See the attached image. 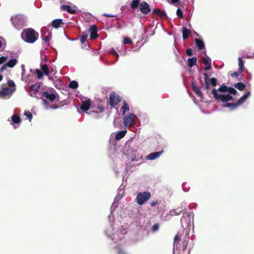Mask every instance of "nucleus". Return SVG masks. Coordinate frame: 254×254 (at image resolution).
I'll return each instance as SVG.
<instances>
[{
  "label": "nucleus",
  "instance_id": "1",
  "mask_svg": "<svg viewBox=\"0 0 254 254\" xmlns=\"http://www.w3.org/2000/svg\"><path fill=\"white\" fill-rule=\"evenodd\" d=\"M21 38L28 43H34L39 37V34L31 28L24 29L21 34Z\"/></svg>",
  "mask_w": 254,
  "mask_h": 254
},
{
  "label": "nucleus",
  "instance_id": "2",
  "mask_svg": "<svg viewBox=\"0 0 254 254\" xmlns=\"http://www.w3.org/2000/svg\"><path fill=\"white\" fill-rule=\"evenodd\" d=\"M91 101L89 98L86 99L85 101H83L80 107V110L82 112L88 113L89 114H91L92 113H102L104 111V109L102 105L99 104L97 107L96 110L91 111L90 112L88 113L87 111L91 107Z\"/></svg>",
  "mask_w": 254,
  "mask_h": 254
},
{
  "label": "nucleus",
  "instance_id": "3",
  "mask_svg": "<svg viewBox=\"0 0 254 254\" xmlns=\"http://www.w3.org/2000/svg\"><path fill=\"white\" fill-rule=\"evenodd\" d=\"M211 93L216 100L221 101L223 103L233 100V98L231 95L229 94L224 95L218 94L216 89H213L211 91Z\"/></svg>",
  "mask_w": 254,
  "mask_h": 254
},
{
  "label": "nucleus",
  "instance_id": "4",
  "mask_svg": "<svg viewBox=\"0 0 254 254\" xmlns=\"http://www.w3.org/2000/svg\"><path fill=\"white\" fill-rule=\"evenodd\" d=\"M250 95V92L249 91L246 94L244 95L242 97H241L236 103H227L225 105L223 106L224 107H228L230 108L231 110H234L237 107L243 104L245 100L248 98V97Z\"/></svg>",
  "mask_w": 254,
  "mask_h": 254
},
{
  "label": "nucleus",
  "instance_id": "5",
  "mask_svg": "<svg viewBox=\"0 0 254 254\" xmlns=\"http://www.w3.org/2000/svg\"><path fill=\"white\" fill-rule=\"evenodd\" d=\"M150 197L151 193L149 191L139 192L136 198V202L139 205H142L145 202L149 200Z\"/></svg>",
  "mask_w": 254,
  "mask_h": 254
},
{
  "label": "nucleus",
  "instance_id": "6",
  "mask_svg": "<svg viewBox=\"0 0 254 254\" xmlns=\"http://www.w3.org/2000/svg\"><path fill=\"white\" fill-rule=\"evenodd\" d=\"M122 97L117 95L115 92H112L110 93L109 99L107 102V104L113 108L120 102L122 101Z\"/></svg>",
  "mask_w": 254,
  "mask_h": 254
},
{
  "label": "nucleus",
  "instance_id": "7",
  "mask_svg": "<svg viewBox=\"0 0 254 254\" xmlns=\"http://www.w3.org/2000/svg\"><path fill=\"white\" fill-rule=\"evenodd\" d=\"M136 116L132 113H130L127 116L124 118V125L126 127H130L133 126L134 124V119Z\"/></svg>",
  "mask_w": 254,
  "mask_h": 254
},
{
  "label": "nucleus",
  "instance_id": "8",
  "mask_svg": "<svg viewBox=\"0 0 254 254\" xmlns=\"http://www.w3.org/2000/svg\"><path fill=\"white\" fill-rule=\"evenodd\" d=\"M139 10L140 12L144 14H147L151 10L149 4L145 1L140 2L139 4Z\"/></svg>",
  "mask_w": 254,
  "mask_h": 254
},
{
  "label": "nucleus",
  "instance_id": "9",
  "mask_svg": "<svg viewBox=\"0 0 254 254\" xmlns=\"http://www.w3.org/2000/svg\"><path fill=\"white\" fill-rule=\"evenodd\" d=\"M15 90V89H10L8 87H3L0 91V97L4 98L6 96L10 95Z\"/></svg>",
  "mask_w": 254,
  "mask_h": 254
},
{
  "label": "nucleus",
  "instance_id": "10",
  "mask_svg": "<svg viewBox=\"0 0 254 254\" xmlns=\"http://www.w3.org/2000/svg\"><path fill=\"white\" fill-rule=\"evenodd\" d=\"M191 87L193 91L197 96L203 98L202 92H201L200 88L197 85L195 81H192L191 82Z\"/></svg>",
  "mask_w": 254,
  "mask_h": 254
},
{
  "label": "nucleus",
  "instance_id": "11",
  "mask_svg": "<svg viewBox=\"0 0 254 254\" xmlns=\"http://www.w3.org/2000/svg\"><path fill=\"white\" fill-rule=\"evenodd\" d=\"M202 62L204 64L205 66L203 69L205 70H210L211 68V60L208 57H203L202 59Z\"/></svg>",
  "mask_w": 254,
  "mask_h": 254
},
{
  "label": "nucleus",
  "instance_id": "12",
  "mask_svg": "<svg viewBox=\"0 0 254 254\" xmlns=\"http://www.w3.org/2000/svg\"><path fill=\"white\" fill-rule=\"evenodd\" d=\"M89 31L90 32V37L91 39H95L98 37V35L97 34V27L96 25H91L90 27Z\"/></svg>",
  "mask_w": 254,
  "mask_h": 254
},
{
  "label": "nucleus",
  "instance_id": "13",
  "mask_svg": "<svg viewBox=\"0 0 254 254\" xmlns=\"http://www.w3.org/2000/svg\"><path fill=\"white\" fill-rule=\"evenodd\" d=\"M42 96L48 99L50 102H54L56 98V96L55 94L49 93L47 91H44L42 93Z\"/></svg>",
  "mask_w": 254,
  "mask_h": 254
},
{
  "label": "nucleus",
  "instance_id": "14",
  "mask_svg": "<svg viewBox=\"0 0 254 254\" xmlns=\"http://www.w3.org/2000/svg\"><path fill=\"white\" fill-rule=\"evenodd\" d=\"M163 152V150H162L161 151L158 152L151 153L147 156V158L151 160H154L158 158Z\"/></svg>",
  "mask_w": 254,
  "mask_h": 254
},
{
  "label": "nucleus",
  "instance_id": "15",
  "mask_svg": "<svg viewBox=\"0 0 254 254\" xmlns=\"http://www.w3.org/2000/svg\"><path fill=\"white\" fill-rule=\"evenodd\" d=\"M203 75L204 77V83L203 84L204 86V89L208 91L210 89V86H209V79L208 78V75L207 73L204 72L203 73Z\"/></svg>",
  "mask_w": 254,
  "mask_h": 254
},
{
  "label": "nucleus",
  "instance_id": "16",
  "mask_svg": "<svg viewBox=\"0 0 254 254\" xmlns=\"http://www.w3.org/2000/svg\"><path fill=\"white\" fill-rule=\"evenodd\" d=\"M61 8L62 10L67 11L70 14H74L75 13V10L73 9L69 5L63 4L61 5Z\"/></svg>",
  "mask_w": 254,
  "mask_h": 254
},
{
  "label": "nucleus",
  "instance_id": "17",
  "mask_svg": "<svg viewBox=\"0 0 254 254\" xmlns=\"http://www.w3.org/2000/svg\"><path fill=\"white\" fill-rule=\"evenodd\" d=\"M153 12L160 18H165L167 16L165 12L163 10H161L159 9L154 8L153 10Z\"/></svg>",
  "mask_w": 254,
  "mask_h": 254
},
{
  "label": "nucleus",
  "instance_id": "18",
  "mask_svg": "<svg viewBox=\"0 0 254 254\" xmlns=\"http://www.w3.org/2000/svg\"><path fill=\"white\" fill-rule=\"evenodd\" d=\"M191 34V31L185 27H183L182 29L183 39L184 40L188 39L190 35Z\"/></svg>",
  "mask_w": 254,
  "mask_h": 254
},
{
  "label": "nucleus",
  "instance_id": "19",
  "mask_svg": "<svg viewBox=\"0 0 254 254\" xmlns=\"http://www.w3.org/2000/svg\"><path fill=\"white\" fill-rule=\"evenodd\" d=\"M123 105L121 108V111L123 115H125L126 113L129 110V107L127 102L125 101H123Z\"/></svg>",
  "mask_w": 254,
  "mask_h": 254
},
{
  "label": "nucleus",
  "instance_id": "20",
  "mask_svg": "<svg viewBox=\"0 0 254 254\" xmlns=\"http://www.w3.org/2000/svg\"><path fill=\"white\" fill-rule=\"evenodd\" d=\"M196 63L197 58L196 57H193L188 59V65L190 67L196 65Z\"/></svg>",
  "mask_w": 254,
  "mask_h": 254
},
{
  "label": "nucleus",
  "instance_id": "21",
  "mask_svg": "<svg viewBox=\"0 0 254 254\" xmlns=\"http://www.w3.org/2000/svg\"><path fill=\"white\" fill-rule=\"evenodd\" d=\"M64 24V23L62 22V20L60 19H56L54 20L52 23L51 24L55 28H58L60 27V25L61 24Z\"/></svg>",
  "mask_w": 254,
  "mask_h": 254
},
{
  "label": "nucleus",
  "instance_id": "22",
  "mask_svg": "<svg viewBox=\"0 0 254 254\" xmlns=\"http://www.w3.org/2000/svg\"><path fill=\"white\" fill-rule=\"evenodd\" d=\"M195 43L199 50H202L204 48V43L202 40L195 39Z\"/></svg>",
  "mask_w": 254,
  "mask_h": 254
},
{
  "label": "nucleus",
  "instance_id": "23",
  "mask_svg": "<svg viewBox=\"0 0 254 254\" xmlns=\"http://www.w3.org/2000/svg\"><path fill=\"white\" fill-rule=\"evenodd\" d=\"M126 133V130H122L118 132L115 135V139L117 140H120L125 136Z\"/></svg>",
  "mask_w": 254,
  "mask_h": 254
},
{
  "label": "nucleus",
  "instance_id": "24",
  "mask_svg": "<svg viewBox=\"0 0 254 254\" xmlns=\"http://www.w3.org/2000/svg\"><path fill=\"white\" fill-rule=\"evenodd\" d=\"M181 238V235L180 234V233H178L174 237V248L176 247V248H178L179 243L180 242Z\"/></svg>",
  "mask_w": 254,
  "mask_h": 254
},
{
  "label": "nucleus",
  "instance_id": "25",
  "mask_svg": "<svg viewBox=\"0 0 254 254\" xmlns=\"http://www.w3.org/2000/svg\"><path fill=\"white\" fill-rule=\"evenodd\" d=\"M140 3L139 0H132L131 2L130 7L132 9L135 10L138 6L139 7Z\"/></svg>",
  "mask_w": 254,
  "mask_h": 254
},
{
  "label": "nucleus",
  "instance_id": "26",
  "mask_svg": "<svg viewBox=\"0 0 254 254\" xmlns=\"http://www.w3.org/2000/svg\"><path fill=\"white\" fill-rule=\"evenodd\" d=\"M17 61L16 59H10L8 61V62H7V63L5 64H6L7 67L12 68L15 65V64H17Z\"/></svg>",
  "mask_w": 254,
  "mask_h": 254
},
{
  "label": "nucleus",
  "instance_id": "27",
  "mask_svg": "<svg viewBox=\"0 0 254 254\" xmlns=\"http://www.w3.org/2000/svg\"><path fill=\"white\" fill-rule=\"evenodd\" d=\"M11 121L13 124H18L21 120L18 115L14 114L11 117Z\"/></svg>",
  "mask_w": 254,
  "mask_h": 254
},
{
  "label": "nucleus",
  "instance_id": "28",
  "mask_svg": "<svg viewBox=\"0 0 254 254\" xmlns=\"http://www.w3.org/2000/svg\"><path fill=\"white\" fill-rule=\"evenodd\" d=\"M234 87L240 91H243L246 87V85L242 82H238L235 84Z\"/></svg>",
  "mask_w": 254,
  "mask_h": 254
},
{
  "label": "nucleus",
  "instance_id": "29",
  "mask_svg": "<svg viewBox=\"0 0 254 254\" xmlns=\"http://www.w3.org/2000/svg\"><path fill=\"white\" fill-rule=\"evenodd\" d=\"M41 69L42 70V72H43L44 74L45 75H48L49 74V68L47 64H44L41 66Z\"/></svg>",
  "mask_w": 254,
  "mask_h": 254
},
{
  "label": "nucleus",
  "instance_id": "30",
  "mask_svg": "<svg viewBox=\"0 0 254 254\" xmlns=\"http://www.w3.org/2000/svg\"><path fill=\"white\" fill-rule=\"evenodd\" d=\"M78 86V83L75 80H73L69 82L68 87L71 89H76Z\"/></svg>",
  "mask_w": 254,
  "mask_h": 254
},
{
  "label": "nucleus",
  "instance_id": "31",
  "mask_svg": "<svg viewBox=\"0 0 254 254\" xmlns=\"http://www.w3.org/2000/svg\"><path fill=\"white\" fill-rule=\"evenodd\" d=\"M238 61H239V72L242 73L243 71V68L244 67L243 62L240 57L239 58Z\"/></svg>",
  "mask_w": 254,
  "mask_h": 254
},
{
  "label": "nucleus",
  "instance_id": "32",
  "mask_svg": "<svg viewBox=\"0 0 254 254\" xmlns=\"http://www.w3.org/2000/svg\"><path fill=\"white\" fill-rule=\"evenodd\" d=\"M39 88H40V85H37V84H34V85H32L30 87V90L31 91H34V93H36L38 92Z\"/></svg>",
  "mask_w": 254,
  "mask_h": 254
},
{
  "label": "nucleus",
  "instance_id": "33",
  "mask_svg": "<svg viewBox=\"0 0 254 254\" xmlns=\"http://www.w3.org/2000/svg\"><path fill=\"white\" fill-rule=\"evenodd\" d=\"M228 89V87L226 86L225 85H223L220 86L217 90L220 92H227Z\"/></svg>",
  "mask_w": 254,
  "mask_h": 254
},
{
  "label": "nucleus",
  "instance_id": "34",
  "mask_svg": "<svg viewBox=\"0 0 254 254\" xmlns=\"http://www.w3.org/2000/svg\"><path fill=\"white\" fill-rule=\"evenodd\" d=\"M35 72L36 73L37 78L38 79H41L43 77V73L42 71H41V70H40L39 69H36L35 70Z\"/></svg>",
  "mask_w": 254,
  "mask_h": 254
},
{
  "label": "nucleus",
  "instance_id": "35",
  "mask_svg": "<svg viewBox=\"0 0 254 254\" xmlns=\"http://www.w3.org/2000/svg\"><path fill=\"white\" fill-rule=\"evenodd\" d=\"M217 80L214 77H212L209 80V84L210 83L213 87H215L217 85Z\"/></svg>",
  "mask_w": 254,
  "mask_h": 254
},
{
  "label": "nucleus",
  "instance_id": "36",
  "mask_svg": "<svg viewBox=\"0 0 254 254\" xmlns=\"http://www.w3.org/2000/svg\"><path fill=\"white\" fill-rule=\"evenodd\" d=\"M227 92L232 95H236L237 93V90L233 87H228Z\"/></svg>",
  "mask_w": 254,
  "mask_h": 254
},
{
  "label": "nucleus",
  "instance_id": "37",
  "mask_svg": "<svg viewBox=\"0 0 254 254\" xmlns=\"http://www.w3.org/2000/svg\"><path fill=\"white\" fill-rule=\"evenodd\" d=\"M87 38V35L84 33H82L80 37V42L82 44H84Z\"/></svg>",
  "mask_w": 254,
  "mask_h": 254
},
{
  "label": "nucleus",
  "instance_id": "38",
  "mask_svg": "<svg viewBox=\"0 0 254 254\" xmlns=\"http://www.w3.org/2000/svg\"><path fill=\"white\" fill-rule=\"evenodd\" d=\"M24 115L26 116V117L28 119L29 121H31L33 116L32 113L29 111H26L24 113Z\"/></svg>",
  "mask_w": 254,
  "mask_h": 254
},
{
  "label": "nucleus",
  "instance_id": "39",
  "mask_svg": "<svg viewBox=\"0 0 254 254\" xmlns=\"http://www.w3.org/2000/svg\"><path fill=\"white\" fill-rule=\"evenodd\" d=\"M132 43V41L130 38L126 37L124 39V43L125 44L128 45Z\"/></svg>",
  "mask_w": 254,
  "mask_h": 254
},
{
  "label": "nucleus",
  "instance_id": "40",
  "mask_svg": "<svg viewBox=\"0 0 254 254\" xmlns=\"http://www.w3.org/2000/svg\"><path fill=\"white\" fill-rule=\"evenodd\" d=\"M176 14H177V16L180 18H183L184 17L183 12L180 8L177 9V11H176Z\"/></svg>",
  "mask_w": 254,
  "mask_h": 254
},
{
  "label": "nucleus",
  "instance_id": "41",
  "mask_svg": "<svg viewBox=\"0 0 254 254\" xmlns=\"http://www.w3.org/2000/svg\"><path fill=\"white\" fill-rule=\"evenodd\" d=\"M188 246V241L185 240L182 243V249L183 251H185Z\"/></svg>",
  "mask_w": 254,
  "mask_h": 254
},
{
  "label": "nucleus",
  "instance_id": "42",
  "mask_svg": "<svg viewBox=\"0 0 254 254\" xmlns=\"http://www.w3.org/2000/svg\"><path fill=\"white\" fill-rule=\"evenodd\" d=\"M51 35L50 34H49L48 36H46L43 37V40L46 42L48 43L50 41V39H51Z\"/></svg>",
  "mask_w": 254,
  "mask_h": 254
},
{
  "label": "nucleus",
  "instance_id": "43",
  "mask_svg": "<svg viewBox=\"0 0 254 254\" xmlns=\"http://www.w3.org/2000/svg\"><path fill=\"white\" fill-rule=\"evenodd\" d=\"M240 73H241L240 72L239 70H238V71H234L231 73L230 74V76H231V77H238L240 74Z\"/></svg>",
  "mask_w": 254,
  "mask_h": 254
},
{
  "label": "nucleus",
  "instance_id": "44",
  "mask_svg": "<svg viewBox=\"0 0 254 254\" xmlns=\"http://www.w3.org/2000/svg\"><path fill=\"white\" fill-rule=\"evenodd\" d=\"M159 228V225L158 223L155 224L152 228V231L154 232H156L158 230Z\"/></svg>",
  "mask_w": 254,
  "mask_h": 254
},
{
  "label": "nucleus",
  "instance_id": "45",
  "mask_svg": "<svg viewBox=\"0 0 254 254\" xmlns=\"http://www.w3.org/2000/svg\"><path fill=\"white\" fill-rule=\"evenodd\" d=\"M174 213L176 215H179L181 212L183 211V209L182 207L178 208L174 210Z\"/></svg>",
  "mask_w": 254,
  "mask_h": 254
},
{
  "label": "nucleus",
  "instance_id": "46",
  "mask_svg": "<svg viewBox=\"0 0 254 254\" xmlns=\"http://www.w3.org/2000/svg\"><path fill=\"white\" fill-rule=\"evenodd\" d=\"M7 59V57L2 56L0 58V64L4 63Z\"/></svg>",
  "mask_w": 254,
  "mask_h": 254
},
{
  "label": "nucleus",
  "instance_id": "47",
  "mask_svg": "<svg viewBox=\"0 0 254 254\" xmlns=\"http://www.w3.org/2000/svg\"><path fill=\"white\" fill-rule=\"evenodd\" d=\"M7 84L9 86L14 87L15 86V84L12 80H9L7 82Z\"/></svg>",
  "mask_w": 254,
  "mask_h": 254
},
{
  "label": "nucleus",
  "instance_id": "48",
  "mask_svg": "<svg viewBox=\"0 0 254 254\" xmlns=\"http://www.w3.org/2000/svg\"><path fill=\"white\" fill-rule=\"evenodd\" d=\"M186 54L188 56H191L192 55V50L190 48L186 50Z\"/></svg>",
  "mask_w": 254,
  "mask_h": 254
},
{
  "label": "nucleus",
  "instance_id": "49",
  "mask_svg": "<svg viewBox=\"0 0 254 254\" xmlns=\"http://www.w3.org/2000/svg\"><path fill=\"white\" fill-rule=\"evenodd\" d=\"M118 254H127L122 249L118 248Z\"/></svg>",
  "mask_w": 254,
  "mask_h": 254
},
{
  "label": "nucleus",
  "instance_id": "50",
  "mask_svg": "<svg viewBox=\"0 0 254 254\" xmlns=\"http://www.w3.org/2000/svg\"><path fill=\"white\" fill-rule=\"evenodd\" d=\"M111 53L113 55H114V56H115L117 58V60L119 58V55L118 54V53L115 51V50L114 49H112V51H111Z\"/></svg>",
  "mask_w": 254,
  "mask_h": 254
},
{
  "label": "nucleus",
  "instance_id": "51",
  "mask_svg": "<svg viewBox=\"0 0 254 254\" xmlns=\"http://www.w3.org/2000/svg\"><path fill=\"white\" fill-rule=\"evenodd\" d=\"M103 16H105V17H117V16L116 15L109 14H107V13H104L103 14Z\"/></svg>",
  "mask_w": 254,
  "mask_h": 254
},
{
  "label": "nucleus",
  "instance_id": "52",
  "mask_svg": "<svg viewBox=\"0 0 254 254\" xmlns=\"http://www.w3.org/2000/svg\"><path fill=\"white\" fill-rule=\"evenodd\" d=\"M6 65L5 64H3L1 67H0V72H2L6 69Z\"/></svg>",
  "mask_w": 254,
  "mask_h": 254
},
{
  "label": "nucleus",
  "instance_id": "53",
  "mask_svg": "<svg viewBox=\"0 0 254 254\" xmlns=\"http://www.w3.org/2000/svg\"><path fill=\"white\" fill-rule=\"evenodd\" d=\"M158 203V200H154L151 202L150 204L152 206L156 205Z\"/></svg>",
  "mask_w": 254,
  "mask_h": 254
},
{
  "label": "nucleus",
  "instance_id": "54",
  "mask_svg": "<svg viewBox=\"0 0 254 254\" xmlns=\"http://www.w3.org/2000/svg\"><path fill=\"white\" fill-rule=\"evenodd\" d=\"M171 2L173 4H175L179 1V0H171Z\"/></svg>",
  "mask_w": 254,
  "mask_h": 254
},
{
  "label": "nucleus",
  "instance_id": "55",
  "mask_svg": "<svg viewBox=\"0 0 254 254\" xmlns=\"http://www.w3.org/2000/svg\"><path fill=\"white\" fill-rule=\"evenodd\" d=\"M58 108V106H54L53 107V108L54 109H57Z\"/></svg>",
  "mask_w": 254,
  "mask_h": 254
},
{
  "label": "nucleus",
  "instance_id": "56",
  "mask_svg": "<svg viewBox=\"0 0 254 254\" xmlns=\"http://www.w3.org/2000/svg\"><path fill=\"white\" fill-rule=\"evenodd\" d=\"M43 100L44 103L45 104H47V103H47V100H46L44 99V100Z\"/></svg>",
  "mask_w": 254,
  "mask_h": 254
},
{
  "label": "nucleus",
  "instance_id": "57",
  "mask_svg": "<svg viewBox=\"0 0 254 254\" xmlns=\"http://www.w3.org/2000/svg\"><path fill=\"white\" fill-rule=\"evenodd\" d=\"M2 79V76L0 74V81Z\"/></svg>",
  "mask_w": 254,
  "mask_h": 254
},
{
  "label": "nucleus",
  "instance_id": "58",
  "mask_svg": "<svg viewBox=\"0 0 254 254\" xmlns=\"http://www.w3.org/2000/svg\"><path fill=\"white\" fill-rule=\"evenodd\" d=\"M1 47H2V43L0 41V49L1 48Z\"/></svg>",
  "mask_w": 254,
  "mask_h": 254
},
{
  "label": "nucleus",
  "instance_id": "59",
  "mask_svg": "<svg viewBox=\"0 0 254 254\" xmlns=\"http://www.w3.org/2000/svg\"><path fill=\"white\" fill-rule=\"evenodd\" d=\"M195 35H197V36H199L198 34L197 33L195 32Z\"/></svg>",
  "mask_w": 254,
  "mask_h": 254
}]
</instances>
